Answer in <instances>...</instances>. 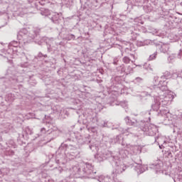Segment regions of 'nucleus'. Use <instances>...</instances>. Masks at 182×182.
<instances>
[{"label":"nucleus","instance_id":"f257e3e1","mask_svg":"<svg viewBox=\"0 0 182 182\" xmlns=\"http://www.w3.org/2000/svg\"><path fill=\"white\" fill-rule=\"evenodd\" d=\"M124 62L126 63H129L130 60H129V58H125L124 59Z\"/></svg>","mask_w":182,"mask_h":182}]
</instances>
